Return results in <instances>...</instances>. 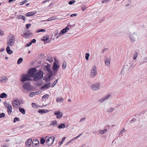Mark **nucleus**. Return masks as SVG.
<instances>
[{
    "mask_svg": "<svg viewBox=\"0 0 147 147\" xmlns=\"http://www.w3.org/2000/svg\"><path fill=\"white\" fill-rule=\"evenodd\" d=\"M15 38L13 35L8 36V40L7 41V44L8 46L12 47L14 45Z\"/></svg>",
    "mask_w": 147,
    "mask_h": 147,
    "instance_id": "obj_1",
    "label": "nucleus"
},
{
    "mask_svg": "<svg viewBox=\"0 0 147 147\" xmlns=\"http://www.w3.org/2000/svg\"><path fill=\"white\" fill-rule=\"evenodd\" d=\"M43 73L41 70H39L36 73L33 78V80L35 81H38L40 80L43 77Z\"/></svg>",
    "mask_w": 147,
    "mask_h": 147,
    "instance_id": "obj_2",
    "label": "nucleus"
},
{
    "mask_svg": "<svg viewBox=\"0 0 147 147\" xmlns=\"http://www.w3.org/2000/svg\"><path fill=\"white\" fill-rule=\"evenodd\" d=\"M32 78L27 74H22L20 76V81L22 82H24L28 80H32Z\"/></svg>",
    "mask_w": 147,
    "mask_h": 147,
    "instance_id": "obj_3",
    "label": "nucleus"
},
{
    "mask_svg": "<svg viewBox=\"0 0 147 147\" xmlns=\"http://www.w3.org/2000/svg\"><path fill=\"white\" fill-rule=\"evenodd\" d=\"M36 69L35 68H33L29 69L27 73L29 76L31 77H32L33 78L34 76V74H36Z\"/></svg>",
    "mask_w": 147,
    "mask_h": 147,
    "instance_id": "obj_4",
    "label": "nucleus"
},
{
    "mask_svg": "<svg viewBox=\"0 0 147 147\" xmlns=\"http://www.w3.org/2000/svg\"><path fill=\"white\" fill-rule=\"evenodd\" d=\"M54 138L53 136H52L47 139L46 142L47 145L48 146H51L53 143Z\"/></svg>",
    "mask_w": 147,
    "mask_h": 147,
    "instance_id": "obj_5",
    "label": "nucleus"
},
{
    "mask_svg": "<svg viewBox=\"0 0 147 147\" xmlns=\"http://www.w3.org/2000/svg\"><path fill=\"white\" fill-rule=\"evenodd\" d=\"M97 74L96 67L94 66L92 68L91 70L90 76L91 78H94L95 77Z\"/></svg>",
    "mask_w": 147,
    "mask_h": 147,
    "instance_id": "obj_6",
    "label": "nucleus"
},
{
    "mask_svg": "<svg viewBox=\"0 0 147 147\" xmlns=\"http://www.w3.org/2000/svg\"><path fill=\"white\" fill-rule=\"evenodd\" d=\"M33 34L29 31H28L21 35L26 38L28 39L32 36Z\"/></svg>",
    "mask_w": 147,
    "mask_h": 147,
    "instance_id": "obj_7",
    "label": "nucleus"
},
{
    "mask_svg": "<svg viewBox=\"0 0 147 147\" xmlns=\"http://www.w3.org/2000/svg\"><path fill=\"white\" fill-rule=\"evenodd\" d=\"M100 87V84L98 82H97L93 84L91 86V88L92 90H96L99 89Z\"/></svg>",
    "mask_w": 147,
    "mask_h": 147,
    "instance_id": "obj_8",
    "label": "nucleus"
},
{
    "mask_svg": "<svg viewBox=\"0 0 147 147\" xmlns=\"http://www.w3.org/2000/svg\"><path fill=\"white\" fill-rule=\"evenodd\" d=\"M13 107L17 108L19 105H20V100L19 99H16L14 100L12 102Z\"/></svg>",
    "mask_w": 147,
    "mask_h": 147,
    "instance_id": "obj_9",
    "label": "nucleus"
},
{
    "mask_svg": "<svg viewBox=\"0 0 147 147\" xmlns=\"http://www.w3.org/2000/svg\"><path fill=\"white\" fill-rule=\"evenodd\" d=\"M23 87L24 89L28 90H30L31 88L30 83L28 82L25 83Z\"/></svg>",
    "mask_w": 147,
    "mask_h": 147,
    "instance_id": "obj_10",
    "label": "nucleus"
},
{
    "mask_svg": "<svg viewBox=\"0 0 147 147\" xmlns=\"http://www.w3.org/2000/svg\"><path fill=\"white\" fill-rule=\"evenodd\" d=\"M39 144V143L38 140L36 139H34L33 140L32 142V146L33 147H36Z\"/></svg>",
    "mask_w": 147,
    "mask_h": 147,
    "instance_id": "obj_11",
    "label": "nucleus"
},
{
    "mask_svg": "<svg viewBox=\"0 0 147 147\" xmlns=\"http://www.w3.org/2000/svg\"><path fill=\"white\" fill-rule=\"evenodd\" d=\"M110 96V95H109L104 97H102L98 100V102L100 103H102L105 101L109 99V97Z\"/></svg>",
    "mask_w": 147,
    "mask_h": 147,
    "instance_id": "obj_12",
    "label": "nucleus"
},
{
    "mask_svg": "<svg viewBox=\"0 0 147 147\" xmlns=\"http://www.w3.org/2000/svg\"><path fill=\"white\" fill-rule=\"evenodd\" d=\"M51 83H49L45 84L44 86L41 87V89L43 90L45 88L48 89L50 86Z\"/></svg>",
    "mask_w": 147,
    "mask_h": 147,
    "instance_id": "obj_13",
    "label": "nucleus"
},
{
    "mask_svg": "<svg viewBox=\"0 0 147 147\" xmlns=\"http://www.w3.org/2000/svg\"><path fill=\"white\" fill-rule=\"evenodd\" d=\"M47 78H48L47 79L46 78H44V80H45L47 82H48L47 80L48 79L50 78L51 77L53 76V73H52V71L49 72H48V73L47 74Z\"/></svg>",
    "mask_w": 147,
    "mask_h": 147,
    "instance_id": "obj_14",
    "label": "nucleus"
},
{
    "mask_svg": "<svg viewBox=\"0 0 147 147\" xmlns=\"http://www.w3.org/2000/svg\"><path fill=\"white\" fill-rule=\"evenodd\" d=\"M50 67V65L49 64H48L47 65L45 66L44 68L45 70L47 71L48 72L52 71Z\"/></svg>",
    "mask_w": 147,
    "mask_h": 147,
    "instance_id": "obj_15",
    "label": "nucleus"
},
{
    "mask_svg": "<svg viewBox=\"0 0 147 147\" xmlns=\"http://www.w3.org/2000/svg\"><path fill=\"white\" fill-rule=\"evenodd\" d=\"M36 13V11L29 12L26 14L25 16H26L29 17L30 16H32Z\"/></svg>",
    "mask_w": 147,
    "mask_h": 147,
    "instance_id": "obj_16",
    "label": "nucleus"
},
{
    "mask_svg": "<svg viewBox=\"0 0 147 147\" xmlns=\"http://www.w3.org/2000/svg\"><path fill=\"white\" fill-rule=\"evenodd\" d=\"M32 139L30 138L25 143V144L27 147H30L32 142Z\"/></svg>",
    "mask_w": 147,
    "mask_h": 147,
    "instance_id": "obj_17",
    "label": "nucleus"
},
{
    "mask_svg": "<svg viewBox=\"0 0 147 147\" xmlns=\"http://www.w3.org/2000/svg\"><path fill=\"white\" fill-rule=\"evenodd\" d=\"M10 47L8 46L6 48V50L7 53L9 55H11L13 53V51L10 49Z\"/></svg>",
    "mask_w": 147,
    "mask_h": 147,
    "instance_id": "obj_18",
    "label": "nucleus"
},
{
    "mask_svg": "<svg viewBox=\"0 0 147 147\" xmlns=\"http://www.w3.org/2000/svg\"><path fill=\"white\" fill-rule=\"evenodd\" d=\"M59 67V66L57 65L55 62H54L53 67V70L54 71H57Z\"/></svg>",
    "mask_w": 147,
    "mask_h": 147,
    "instance_id": "obj_19",
    "label": "nucleus"
},
{
    "mask_svg": "<svg viewBox=\"0 0 147 147\" xmlns=\"http://www.w3.org/2000/svg\"><path fill=\"white\" fill-rule=\"evenodd\" d=\"M7 78L5 76H2L0 78V81L3 83L5 82L7 80Z\"/></svg>",
    "mask_w": 147,
    "mask_h": 147,
    "instance_id": "obj_20",
    "label": "nucleus"
},
{
    "mask_svg": "<svg viewBox=\"0 0 147 147\" xmlns=\"http://www.w3.org/2000/svg\"><path fill=\"white\" fill-rule=\"evenodd\" d=\"M48 138V137L46 136L45 137V138H44L43 137H42L40 140V143L42 144H43L45 142V140L47 139V138Z\"/></svg>",
    "mask_w": 147,
    "mask_h": 147,
    "instance_id": "obj_21",
    "label": "nucleus"
},
{
    "mask_svg": "<svg viewBox=\"0 0 147 147\" xmlns=\"http://www.w3.org/2000/svg\"><path fill=\"white\" fill-rule=\"evenodd\" d=\"M16 18L17 19H22L23 20H25L26 19V18L24 16L21 15H17L16 16Z\"/></svg>",
    "mask_w": 147,
    "mask_h": 147,
    "instance_id": "obj_22",
    "label": "nucleus"
},
{
    "mask_svg": "<svg viewBox=\"0 0 147 147\" xmlns=\"http://www.w3.org/2000/svg\"><path fill=\"white\" fill-rule=\"evenodd\" d=\"M49 111L47 110H44V109H39L38 110V112L40 114L45 113L48 112Z\"/></svg>",
    "mask_w": 147,
    "mask_h": 147,
    "instance_id": "obj_23",
    "label": "nucleus"
},
{
    "mask_svg": "<svg viewBox=\"0 0 147 147\" xmlns=\"http://www.w3.org/2000/svg\"><path fill=\"white\" fill-rule=\"evenodd\" d=\"M57 124V122L55 120L53 121H51V123L50 124V126L56 127Z\"/></svg>",
    "mask_w": 147,
    "mask_h": 147,
    "instance_id": "obj_24",
    "label": "nucleus"
},
{
    "mask_svg": "<svg viewBox=\"0 0 147 147\" xmlns=\"http://www.w3.org/2000/svg\"><path fill=\"white\" fill-rule=\"evenodd\" d=\"M7 111L9 115L11 114L12 113V107L11 106H9L7 108Z\"/></svg>",
    "mask_w": 147,
    "mask_h": 147,
    "instance_id": "obj_25",
    "label": "nucleus"
},
{
    "mask_svg": "<svg viewBox=\"0 0 147 147\" xmlns=\"http://www.w3.org/2000/svg\"><path fill=\"white\" fill-rule=\"evenodd\" d=\"M64 33V28H63L62 30L59 32L58 35L57 36L56 38H57L59 37L62 36V35Z\"/></svg>",
    "mask_w": 147,
    "mask_h": 147,
    "instance_id": "obj_26",
    "label": "nucleus"
},
{
    "mask_svg": "<svg viewBox=\"0 0 147 147\" xmlns=\"http://www.w3.org/2000/svg\"><path fill=\"white\" fill-rule=\"evenodd\" d=\"M129 39L131 42H133L135 41V38L133 36L132 34H131L129 36Z\"/></svg>",
    "mask_w": 147,
    "mask_h": 147,
    "instance_id": "obj_27",
    "label": "nucleus"
},
{
    "mask_svg": "<svg viewBox=\"0 0 147 147\" xmlns=\"http://www.w3.org/2000/svg\"><path fill=\"white\" fill-rule=\"evenodd\" d=\"M105 65H109L110 64V61L108 58H106L105 60Z\"/></svg>",
    "mask_w": 147,
    "mask_h": 147,
    "instance_id": "obj_28",
    "label": "nucleus"
},
{
    "mask_svg": "<svg viewBox=\"0 0 147 147\" xmlns=\"http://www.w3.org/2000/svg\"><path fill=\"white\" fill-rule=\"evenodd\" d=\"M19 111L21 112L24 115L25 114V111L24 109L23 108L20 107L19 108Z\"/></svg>",
    "mask_w": 147,
    "mask_h": 147,
    "instance_id": "obj_29",
    "label": "nucleus"
},
{
    "mask_svg": "<svg viewBox=\"0 0 147 147\" xmlns=\"http://www.w3.org/2000/svg\"><path fill=\"white\" fill-rule=\"evenodd\" d=\"M37 94L36 92H31L29 94V96L30 97H32L34 96Z\"/></svg>",
    "mask_w": 147,
    "mask_h": 147,
    "instance_id": "obj_30",
    "label": "nucleus"
},
{
    "mask_svg": "<svg viewBox=\"0 0 147 147\" xmlns=\"http://www.w3.org/2000/svg\"><path fill=\"white\" fill-rule=\"evenodd\" d=\"M107 129H104L100 131L99 133L100 134H102L104 133L107 132Z\"/></svg>",
    "mask_w": 147,
    "mask_h": 147,
    "instance_id": "obj_31",
    "label": "nucleus"
},
{
    "mask_svg": "<svg viewBox=\"0 0 147 147\" xmlns=\"http://www.w3.org/2000/svg\"><path fill=\"white\" fill-rule=\"evenodd\" d=\"M63 100V99L61 97H59L56 99L57 102H62Z\"/></svg>",
    "mask_w": 147,
    "mask_h": 147,
    "instance_id": "obj_32",
    "label": "nucleus"
},
{
    "mask_svg": "<svg viewBox=\"0 0 147 147\" xmlns=\"http://www.w3.org/2000/svg\"><path fill=\"white\" fill-rule=\"evenodd\" d=\"M49 36L48 35H47L46 36H44L43 37V38L42 39V40L43 41H46L48 40L49 38Z\"/></svg>",
    "mask_w": 147,
    "mask_h": 147,
    "instance_id": "obj_33",
    "label": "nucleus"
},
{
    "mask_svg": "<svg viewBox=\"0 0 147 147\" xmlns=\"http://www.w3.org/2000/svg\"><path fill=\"white\" fill-rule=\"evenodd\" d=\"M1 98H6L7 97V95L5 93H3L1 94Z\"/></svg>",
    "mask_w": 147,
    "mask_h": 147,
    "instance_id": "obj_34",
    "label": "nucleus"
},
{
    "mask_svg": "<svg viewBox=\"0 0 147 147\" xmlns=\"http://www.w3.org/2000/svg\"><path fill=\"white\" fill-rule=\"evenodd\" d=\"M23 61V59L22 58H20L17 61V63L18 64H20Z\"/></svg>",
    "mask_w": 147,
    "mask_h": 147,
    "instance_id": "obj_35",
    "label": "nucleus"
},
{
    "mask_svg": "<svg viewBox=\"0 0 147 147\" xmlns=\"http://www.w3.org/2000/svg\"><path fill=\"white\" fill-rule=\"evenodd\" d=\"M55 17H51L49 18L48 19H47L46 21H49L51 20H53L55 19Z\"/></svg>",
    "mask_w": 147,
    "mask_h": 147,
    "instance_id": "obj_36",
    "label": "nucleus"
},
{
    "mask_svg": "<svg viewBox=\"0 0 147 147\" xmlns=\"http://www.w3.org/2000/svg\"><path fill=\"white\" fill-rule=\"evenodd\" d=\"M48 94H45L42 97V99L44 100L46 98H48Z\"/></svg>",
    "mask_w": 147,
    "mask_h": 147,
    "instance_id": "obj_37",
    "label": "nucleus"
},
{
    "mask_svg": "<svg viewBox=\"0 0 147 147\" xmlns=\"http://www.w3.org/2000/svg\"><path fill=\"white\" fill-rule=\"evenodd\" d=\"M115 109L113 108H111L110 109H109L107 110V112H111L113 111Z\"/></svg>",
    "mask_w": 147,
    "mask_h": 147,
    "instance_id": "obj_38",
    "label": "nucleus"
},
{
    "mask_svg": "<svg viewBox=\"0 0 147 147\" xmlns=\"http://www.w3.org/2000/svg\"><path fill=\"white\" fill-rule=\"evenodd\" d=\"M89 56H90V54L89 53H86L85 58H86V60H88V58H89Z\"/></svg>",
    "mask_w": 147,
    "mask_h": 147,
    "instance_id": "obj_39",
    "label": "nucleus"
},
{
    "mask_svg": "<svg viewBox=\"0 0 147 147\" xmlns=\"http://www.w3.org/2000/svg\"><path fill=\"white\" fill-rule=\"evenodd\" d=\"M64 128V124H60L58 126V128L59 129L63 128Z\"/></svg>",
    "mask_w": 147,
    "mask_h": 147,
    "instance_id": "obj_40",
    "label": "nucleus"
},
{
    "mask_svg": "<svg viewBox=\"0 0 147 147\" xmlns=\"http://www.w3.org/2000/svg\"><path fill=\"white\" fill-rule=\"evenodd\" d=\"M20 121V119L17 117H15L14 118V120L13 121V122L14 123L16 122L17 121Z\"/></svg>",
    "mask_w": 147,
    "mask_h": 147,
    "instance_id": "obj_41",
    "label": "nucleus"
},
{
    "mask_svg": "<svg viewBox=\"0 0 147 147\" xmlns=\"http://www.w3.org/2000/svg\"><path fill=\"white\" fill-rule=\"evenodd\" d=\"M138 53L136 52V53L134 55L133 57L134 60H135L138 57Z\"/></svg>",
    "mask_w": 147,
    "mask_h": 147,
    "instance_id": "obj_42",
    "label": "nucleus"
},
{
    "mask_svg": "<svg viewBox=\"0 0 147 147\" xmlns=\"http://www.w3.org/2000/svg\"><path fill=\"white\" fill-rule=\"evenodd\" d=\"M62 116V114L61 113L58 114V115H57V119L60 118Z\"/></svg>",
    "mask_w": 147,
    "mask_h": 147,
    "instance_id": "obj_43",
    "label": "nucleus"
},
{
    "mask_svg": "<svg viewBox=\"0 0 147 147\" xmlns=\"http://www.w3.org/2000/svg\"><path fill=\"white\" fill-rule=\"evenodd\" d=\"M64 141V137L63 138L62 140L60 141L59 142V145H61L63 143V142Z\"/></svg>",
    "mask_w": 147,
    "mask_h": 147,
    "instance_id": "obj_44",
    "label": "nucleus"
},
{
    "mask_svg": "<svg viewBox=\"0 0 147 147\" xmlns=\"http://www.w3.org/2000/svg\"><path fill=\"white\" fill-rule=\"evenodd\" d=\"M125 130L124 128L123 129H122L121 131L119 133V135H121L123 134L124 132L125 131Z\"/></svg>",
    "mask_w": 147,
    "mask_h": 147,
    "instance_id": "obj_45",
    "label": "nucleus"
},
{
    "mask_svg": "<svg viewBox=\"0 0 147 147\" xmlns=\"http://www.w3.org/2000/svg\"><path fill=\"white\" fill-rule=\"evenodd\" d=\"M76 2L75 0H73L72 1H71L69 2V5H72L74 3H75Z\"/></svg>",
    "mask_w": 147,
    "mask_h": 147,
    "instance_id": "obj_46",
    "label": "nucleus"
},
{
    "mask_svg": "<svg viewBox=\"0 0 147 147\" xmlns=\"http://www.w3.org/2000/svg\"><path fill=\"white\" fill-rule=\"evenodd\" d=\"M5 115L4 113H2L0 114V119L5 117Z\"/></svg>",
    "mask_w": 147,
    "mask_h": 147,
    "instance_id": "obj_47",
    "label": "nucleus"
},
{
    "mask_svg": "<svg viewBox=\"0 0 147 147\" xmlns=\"http://www.w3.org/2000/svg\"><path fill=\"white\" fill-rule=\"evenodd\" d=\"M45 30L44 29H40L37 31V32L39 33L40 32H45Z\"/></svg>",
    "mask_w": 147,
    "mask_h": 147,
    "instance_id": "obj_48",
    "label": "nucleus"
},
{
    "mask_svg": "<svg viewBox=\"0 0 147 147\" xmlns=\"http://www.w3.org/2000/svg\"><path fill=\"white\" fill-rule=\"evenodd\" d=\"M54 114L56 115H58V114L61 113L59 111H55Z\"/></svg>",
    "mask_w": 147,
    "mask_h": 147,
    "instance_id": "obj_49",
    "label": "nucleus"
},
{
    "mask_svg": "<svg viewBox=\"0 0 147 147\" xmlns=\"http://www.w3.org/2000/svg\"><path fill=\"white\" fill-rule=\"evenodd\" d=\"M57 81H58V79H57L55 81V82H54L53 83L52 85V87H54L55 85V84H56L57 83Z\"/></svg>",
    "mask_w": 147,
    "mask_h": 147,
    "instance_id": "obj_50",
    "label": "nucleus"
},
{
    "mask_svg": "<svg viewBox=\"0 0 147 147\" xmlns=\"http://www.w3.org/2000/svg\"><path fill=\"white\" fill-rule=\"evenodd\" d=\"M31 24H28L26 25V27L27 29H28L31 26Z\"/></svg>",
    "mask_w": 147,
    "mask_h": 147,
    "instance_id": "obj_51",
    "label": "nucleus"
},
{
    "mask_svg": "<svg viewBox=\"0 0 147 147\" xmlns=\"http://www.w3.org/2000/svg\"><path fill=\"white\" fill-rule=\"evenodd\" d=\"M108 50V49L107 48H105L103 49L102 51V53H103L107 51Z\"/></svg>",
    "mask_w": 147,
    "mask_h": 147,
    "instance_id": "obj_52",
    "label": "nucleus"
},
{
    "mask_svg": "<svg viewBox=\"0 0 147 147\" xmlns=\"http://www.w3.org/2000/svg\"><path fill=\"white\" fill-rule=\"evenodd\" d=\"M69 29H70V28L68 26H67V27H66L65 28V33L67 32Z\"/></svg>",
    "mask_w": 147,
    "mask_h": 147,
    "instance_id": "obj_53",
    "label": "nucleus"
},
{
    "mask_svg": "<svg viewBox=\"0 0 147 147\" xmlns=\"http://www.w3.org/2000/svg\"><path fill=\"white\" fill-rule=\"evenodd\" d=\"M47 60L49 61L50 62H51L53 61V59L52 58H48Z\"/></svg>",
    "mask_w": 147,
    "mask_h": 147,
    "instance_id": "obj_54",
    "label": "nucleus"
},
{
    "mask_svg": "<svg viewBox=\"0 0 147 147\" xmlns=\"http://www.w3.org/2000/svg\"><path fill=\"white\" fill-rule=\"evenodd\" d=\"M136 118H133L131 121H130V123H133V122H134L136 121Z\"/></svg>",
    "mask_w": 147,
    "mask_h": 147,
    "instance_id": "obj_55",
    "label": "nucleus"
},
{
    "mask_svg": "<svg viewBox=\"0 0 147 147\" xmlns=\"http://www.w3.org/2000/svg\"><path fill=\"white\" fill-rule=\"evenodd\" d=\"M32 107L34 108H37V107L36 105L34 103H32Z\"/></svg>",
    "mask_w": 147,
    "mask_h": 147,
    "instance_id": "obj_56",
    "label": "nucleus"
},
{
    "mask_svg": "<svg viewBox=\"0 0 147 147\" xmlns=\"http://www.w3.org/2000/svg\"><path fill=\"white\" fill-rule=\"evenodd\" d=\"M82 135V133L80 134L77 137H75L73 140H76V139H77L78 138H79V137H80V136H81Z\"/></svg>",
    "mask_w": 147,
    "mask_h": 147,
    "instance_id": "obj_57",
    "label": "nucleus"
},
{
    "mask_svg": "<svg viewBox=\"0 0 147 147\" xmlns=\"http://www.w3.org/2000/svg\"><path fill=\"white\" fill-rule=\"evenodd\" d=\"M4 104H5V107H6V108H7L8 107H9V106H11L8 103H4Z\"/></svg>",
    "mask_w": 147,
    "mask_h": 147,
    "instance_id": "obj_58",
    "label": "nucleus"
},
{
    "mask_svg": "<svg viewBox=\"0 0 147 147\" xmlns=\"http://www.w3.org/2000/svg\"><path fill=\"white\" fill-rule=\"evenodd\" d=\"M3 31L0 30V36H3L4 35Z\"/></svg>",
    "mask_w": 147,
    "mask_h": 147,
    "instance_id": "obj_59",
    "label": "nucleus"
},
{
    "mask_svg": "<svg viewBox=\"0 0 147 147\" xmlns=\"http://www.w3.org/2000/svg\"><path fill=\"white\" fill-rule=\"evenodd\" d=\"M86 119V118L85 117H84L83 118H82V119H81L80 120V122H81L83 121H84Z\"/></svg>",
    "mask_w": 147,
    "mask_h": 147,
    "instance_id": "obj_60",
    "label": "nucleus"
},
{
    "mask_svg": "<svg viewBox=\"0 0 147 147\" xmlns=\"http://www.w3.org/2000/svg\"><path fill=\"white\" fill-rule=\"evenodd\" d=\"M31 42L32 44V43H34L36 42V40L35 39H34L31 41Z\"/></svg>",
    "mask_w": 147,
    "mask_h": 147,
    "instance_id": "obj_61",
    "label": "nucleus"
},
{
    "mask_svg": "<svg viewBox=\"0 0 147 147\" xmlns=\"http://www.w3.org/2000/svg\"><path fill=\"white\" fill-rule=\"evenodd\" d=\"M32 44L31 42H29L26 44V47H29V46H30L32 45Z\"/></svg>",
    "mask_w": 147,
    "mask_h": 147,
    "instance_id": "obj_62",
    "label": "nucleus"
},
{
    "mask_svg": "<svg viewBox=\"0 0 147 147\" xmlns=\"http://www.w3.org/2000/svg\"><path fill=\"white\" fill-rule=\"evenodd\" d=\"M77 16V13H74L71 14L70 15V16L71 17H73V16Z\"/></svg>",
    "mask_w": 147,
    "mask_h": 147,
    "instance_id": "obj_63",
    "label": "nucleus"
},
{
    "mask_svg": "<svg viewBox=\"0 0 147 147\" xmlns=\"http://www.w3.org/2000/svg\"><path fill=\"white\" fill-rule=\"evenodd\" d=\"M81 8H82V10L83 11H84L86 9V8L82 6Z\"/></svg>",
    "mask_w": 147,
    "mask_h": 147,
    "instance_id": "obj_64",
    "label": "nucleus"
}]
</instances>
